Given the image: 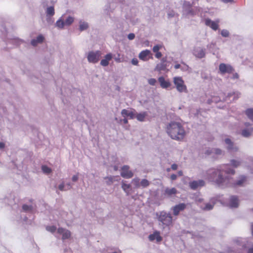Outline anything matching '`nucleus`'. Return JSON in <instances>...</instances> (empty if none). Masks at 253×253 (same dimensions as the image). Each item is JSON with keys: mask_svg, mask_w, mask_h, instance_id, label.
I'll return each instance as SVG.
<instances>
[{"mask_svg": "<svg viewBox=\"0 0 253 253\" xmlns=\"http://www.w3.org/2000/svg\"><path fill=\"white\" fill-rule=\"evenodd\" d=\"M44 37L42 35L38 36L36 39H33L31 41V44L33 46H36L38 43H42L44 40Z\"/></svg>", "mask_w": 253, "mask_h": 253, "instance_id": "412c9836", "label": "nucleus"}, {"mask_svg": "<svg viewBox=\"0 0 253 253\" xmlns=\"http://www.w3.org/2000/svg\"><path fill=\"white\" fill-rule=\"evenodd\" d=\"M251 230H253V224H252V225Z\"/></svg>", "mask_w": 253, "mask_h": 253, "instance_id": "0e129e2a", "label": "nucleus"}, {"mask_svg": "<svg viewBox=\"0 0 253 253\" xmlns=\"http://www.w3.org/2000/svg\"><path fill=\"white\" fill-rule=\"evenodd\" d=\"M253 131V128H251V129H244L242 131V135L244 137H249Z\"/></svg>", "mask_w": 253, "mask_h": 253, "instance_id": "b1692460", "label": "nucleus"}, {"mask_svg": "<svg viewBox=\"0 0 253 253\" xmlns=\"http://www.w3.org/2000/svg\"><path fill=\"white\" fill-rule=\"evenodd\" d=\"M214 153L216 155H221V154H222V151H221V150L219 149H215V150H214Z\"/></svg>", "mask_w": 253, "mask_h": 253, "instance_id": "c03bdc74", "label": "nucleus"}, {"mask_svg": "<svg viewBox=\"0 0 253 253\" xmlns=\"http://www.w3.org/2000/svg\"><path fill=\"white\" fill-rule=\"evenodd\" d=\"M156 82V80L153 78H151L148 80V83L151 85H155Z\"/></svg>", "mask_w": 253, "mask_h": 253, "instance_id": "a19ab883", "label": "nucleus"}, {"mask_svg": "<svg viewBox=\"0 0 253 253\" xmlns=\"http://www.w3.org/2000/svg\"><path fill=\"white\" fill-rule=\"evenodd\" d=\"M239 78V75L237 73L233 74L232 79L233 80L237 79Z\"/></svg>", "mask_w": 253, "mask_h": 253, "instance_id": "09e8293b", "label": "nucleus"}, {"mask_svg": "<svg viewBox=\"0 0 253 253\" xmlns=\"http://www.w3.org/2000/svg\"><path fill=\"white\" fill-rule=\"evenodd\" d=\"M132 183L135 185V186L137 188L140 187V182L139 179L138 178H135L132 179Z\"/></svg>", "mask_w": 253, "mask_h": 253, "instance_id": "f704fd0d", "label": "nucleus"}, {"mask_svg": "<svg viewBox=\"0 0 253 253\" xmlns=\"http://www.w3.org/2000/svg\"><path fill=\"white\" fill-rule=\"evenodd\" d=\"M225 142L227 145H228V149L232 150L233 149V143L229 138H226L225 140Z\"/></svg>", "mask_w": 253, "mask_h": 253, "instance_id": "c85d7f7f", "label": "nucleus"}, {"mask_svg": "<svg viewBox=\"0 0 253 253\" xmlns=\"http://www.w3.org/2000/svg\"><path fill=\"white\" fill-rule=\"evenodd\" d=\"M166 59L163 58L160 63L158 64L155 68V70L158 71H165L167 69Z\"/></svg>", "mask_w": 253, "mask_h": 253, "instance_id": "4468645a", "label": "nucleus"}, {"mask_svg": "<svg viewBox=\"0 0 253 253\" xmlns=\"http://www.w3.org/2000/svg\"><path fill=\"white\" fill-rule=\"evenodd\" d=\"M177 178V175L175 174H172L170 175V179L172 180H174Z\"/></svg>", "mask_w": 253, "mask_h": 253, "instance_id": "3c124183", "label": "nucleus"}, {"mask_svg": "<svg viewBox=\"0 0 253 253\" xmlns=\"http://www.w3.org/2000/svg\"><path fill=\"white\" fill-rule=\"evenodd\" d=\"M112 58V54L111 53H108L105 55L104 59L101 60L100 64L103 66H107L108 65L109 61Z\"/></svg>", "mask_w": 253, "mask_h": 253, "instance_id": "dca6fc26", "label": "nucleus"}, {"mask_svg": "<svg viewBox=\"0 0 253 253\" xmlns=\"http://www.w3.org/2000/svg\"><path fill=\"white\" fill-rule=\"evenodd\" d=\"M248 253H253V246L248 250Z\"/></svg>", "mask_w": 253, "mask_h": 253, "instance_id": "5fc2aeb1", "label": "nucleus"}, {"mask_svg": "<svg viewBox=\"0 0 253 253\" xmlns=\"http://www.w3.org/2000/svg\"><path fill=\"white\" fill-rule=\"evenodd\" d=\"M227 167V165L223 166L224 168H222V169H209L207 172L206 178L210 181L214 182L219 186L223 185L224 183L227 184V183L226 181L227 180V178L226 177L224 178L222 176L223 171L226 174L233 175L235 173L234 170L228 169L226 168Z\"/></svg>", "mask_w": 253, "mask_h": 253, "instance_id": "f257e3e1", "label": "nucleus"}, {"mask_svg": "<svg viewBox=\"0 0 253 253\" xmlns=\"http://www.w3.org/2000/svg\"><path fill=\"white\" fill-rule=\"evenodd\" d=\"M162 47V46L160 44H157L153 47V51L154 52H157L159 51V50Z\"/></svg>", "mask_w": 253, "mask_h": 253, "instance_id": "e433bc0d", "label": "nucleus"}, {"mask_svg": "<svg viewBox=\"0 0 253 253\" xmlns=\"http://www.w3.org/2000/svg\"><path fill=\"white\" fill-rule=\"evenodd\" d=\"M239 201L237 197L232 196L230 200V206L232 208H237L238 206Z\"/></svg>", "mask_w": 253, "mask_h": 253, "instance_id": "aec40b11", "label": "nucleus"}, {"mask_svg": "<svg viewBox=\"0 0 253 253\" xmlns=\"http://www.w3.org/2000/svg\"><path fill=\"white\" fill-rule=\"evenodd\" d=\"M121 121L125 124H126L128 123L127 119L126 118H124V119L121 120Z\"/></svg>", "mask_w": 253, "mask_h": 253, "instance_id": "603ef678", "label": "nucleus"}, {"mask_svg": "<svg viewBox=\"0 0 253 253\" xmlns=\"http://www.w3.org/2000/svg\"><path fill=\"white\" fill-rule=\"evenodd\" d=\"M147 115L148 114L146 112H141L139 113H135L134 118H136L139 121L143 122L145 121Z\"/></svg>", "mask_w": 253, "mask_h": 253, "instance_id": "a211bd4d", "label": "nucleus"}, {"mask_svg": "<svg viewBox=\"0 0 253 253\" xmlns=\"http://www.w3.org/2000/svg\"><path fill=\"white\" fill-rule=\"evenodd\" d=\"M113 178L114 177H110L108 178V179L111 182H113Z\"/></svg>", "mask_w": 253, "mask_h": 253, "instance_id": "bf43d9fd", "label": "nucleus"}, {"mask_svg": "<svg viewBox=\"0 0 253 253\" xmlns=\"http://www.w3.org/2000/svg\"><path fill=\"white\" fill-rule=\"evenodd\" d=\"M247 178L245 176H241L240 179L235 184L236 185L241 186L246 181Z\"/></svg>", "mask_w": 253, "mask_h": 253, "instance_id": "5701e85b", "label": "nucleus"}, {"mask_svg": "<svg viewBox=\"0 0 253 253\" xmlns=\"http://www.w3.org/2000/svg\"><path fill=\"white\" fill-rule=\"evenodd\" d=\"M177 192V190L175 188H167L165 190L164 194L168 197L175 195Z\"/></svg>", "mask_w": 253, "mask_h": 253, "instance_id": "6ab92c4d", "label": "nucleus"}, {"mask_svg": "<svg viewBox=\"0 0 253 253\" xmlns=\"http://www.w3.org/2000/svg\"><path fill=\"white\" fill-rule=\"evenodd\" d=\"M57 232L60 234H62L63 240L69 239L71 236V232L69 230L63 228H59L57 230Z\"/></svg>", "mask_w": 253, "mask_h": 253, "instance_id": "ddd939ff", "label": "nucleus"}, {"mask_svg": "<svg viewBox=\"0 0 253 253\" xmlns=\"http://www.w3.org/2000/svg\"><path fill=\"white\" fill-rule=\"evenodd\" d=\"M122 187L123 189L127 193V195H128V189L130 188V185L129 184H126L124 182H123Z\"/></svg>", "mask_w": 253, "mask_h": 253, "instance_id": "cd10ccee", "label": "nucleus"}, {"mask_svg": "<svg viewBox=\"0 0 253 253\" xmlns=\"http://www.w3.org/2000/svg\"><path fill=\"white\" fill-rule=\"evenodd\" d=\"M87 59L90 62H95V53L93 52H90L87 56Z\"/></svg>", "mask_w": 253, "mask_h": 253, "instance_id": "a878e982", "label": "nucleus"}, {"mask_svg": "<svg viewBox=\"0 0 253 253\" xmlns=\"http://www.w3.org/2000/svg\"><path fill=\"white\" fill-rule=\"evenodd\" d=\"M221 35L224 37H228L229 35V32L226 30H223L221 32Z\"/></svg>", "mask_w": 253, "mask_h": 253, "instance_id": "58836bf2", "label": "nucleus"}, {"mask_svg": "<svg viewBox=\"0 0 253 253\" xmlns=\"http://www.w3.org/2000/svg\"><path fill=\"white\" fill-rule=\"evenodd\" d=\"M5 147V144L3 142H0V148L3 149Z\"/></svg>", "mask_w": 253, "mask_h": 253, "instance_id": "864d4df0", "label": "nucleus"}, {"mask_svg": "<svg viewBox=\"0 0 253 253\" xmlns=\"http://www.w3.org/2000/svg\"><path fill=\"white\" fill-rule=\"evenodd\" d=\"M222 1L225 3H228L233 2V0H222Z\"/></svg>", "mask_w": 253, "mask_h": 253, "instance_id": "4d7b16f0", "label": "nucleus"}, {"mask_svg": "<svg viewBox=\"0 0 253 253\" xmlns=\"http://www.w3.org/2000/svg\"><path fill=\"white\" fill-rule=\"evenodd\" d=\"M246 114L252 121H253V109H248L246 111Z\"/></svg>", "mask_w": 253, "mask_h": 253, "instance_id": "c756f323", "label": "nucleus"}, {"mask_svg": "<svg viewBox=\"0 0 253 253\" xmlns=\"http://www.w3.org/2000/svg\"><path fill=\"white\" fill-rule=\"evenodd\" d=\"M59 189L61 191H63L64 190V183H61V184H60L59 185Z\"/></svg>", "mask_w": 253, "mask_h": 253, "instance_id": "8fccbe9b", "label": "nucleus"}, {"mask_svg": "<svg viewBox=\"0 0 253 253\" xmlns=\"http://www.w3.org/2000/svg\"><path fill=\"white\" fill-rule=\"evenodd\" d=\"M46 13L47 15L53 16L55 13L54 7L50 6L47 7L46 11Z\"/></svg>", "mask_w": 253, "mask_h": 253, "instance_id": "bb28decb", "label": "nucleus"}, {"mask_svg": "<svg viewBox=\"0 0 253 253\" xmlns=\"http://www.w3.org/2000/svg\"><path fill=\"white\" fill-rule=\"evenodd\" d=\"M138 57L140 59L144 61H147L150 59H153V56L151 51L148 49H146L140 52L139 54Z\"/></svg>", "mask_w": 253, "mask_h": 253, "instance_id": "0eeeda50", "label": "nucleus"}, {"mask_svg": "<svg viewBox=\"0 0 253 253\" xmlns=\"http://www.w3.org/2000/svg\"><path fill=\"white\" fill-rule=\"evenodd\" d=\"M121 114L124 117H129L130 119H133L135 118V113L132 111H129L124 109L122 110Z\"/></svg>", "mask_w": 253, "mask_h": 253, "instance_id": "f3484780", "label": "nucleus"}, {"mask_svg": "<svg viewBox=\"0 0 253 253\" xmlns=\"http://www.w3.org/2000/svg\"><path fill=\"white\" fill-rule=\"evenodd\" d=\"M186 207V205L184 203H180L174 206L172 208L173 214L174 215H178L180 211H183Z\"/></svg>", "mask_w": 253, "mask_h": 253, "instance_id": "9d476101", "label": "nucleus"}, {"mask_svg": "<svg viewBox=\"0 0 253 253\" xmlns=\"http://www.w3.org/2000/svg\"><path fill=\"white\" fill-rule=\"evenodd\" d=\"M211 152L209 151L208 150V151H207V152H206V154H207V155H210V154H211Z\"/></svg>", "mask_w": 253, "mask_h": 253, "instance_id": "052dcab7", "label": "nucleus"}, {"mask_svg": "<svg viewBox=\"0 0 253 253\" xmlns=\"http://www.w3.org/2000/svg\"><path fill=\"white\" fill-rule=\"evenodd\" d=\"M121 176L126 178H130L133 175V172L129 170V167L128 166H124L121 169Z\"/></svg>", "mask_w": 253, "mask_h": 253, "instance_id": "423d86ee", "label": "nucleus"}, {"mask_svg": "<svg viewBox=\"0 0 253 253\" xmlns=\"http://www.w3.org/2000/svg\"><path fill=\"white\" fill-rule=\"evenodd\" d=\"M167 171H168V172L170 171V168H168L167 169Z\"/></svg>", "mask_w": 253, "mask_h": 253, "instance_id": "e2e57ef3", "label": "nucleus"}, {"mask_svg": "<svg viewBox=\"0 0 253 253\" xmlns=\"http://www.w3.org/2000/svg\"><path fill=\"white\" fill-rule=\"evenodd\" d=\"M252 235H253V230H252Z\"/></svg>", "mask_w": 253, "mask_h": 253, "instance_id": "338daca9", "label": "nucleus"}, {"mask_svg": "<svg viewBox=\"0 0 253 253\" xmlns=\"http://www.w3.org/2000/svg\"><path fill=\"white\" fill-rule=\"evenodd\" d=\"M180 65L179 64H176L175 65H174V68L175 69H179L180 68Z\"/></svg>", "mask_w": 253, "mask_h": 253, "instance_id": "6e6d98bb", "label": "nucleus"}, {"mask_svg": "<svg viewBox=\"0 0 253 253\" xmlns=\"http://www.w3.org/2000/svg\"><path fill=\"white\" fill-rule=\"evenodd\" d=\"M22 209L24 211H30L32 210V206H29L27 205H24L22 206Z\"/></svg>", "mask_w": 253, "mask_h": 253, "instance_id": "ea45409f", "label": "nucleus"}, {"mask_svg": "<svg viewBox=\"0 0 253 253\" xmlns=\"http://www.w3.org/2000/svg\"><path fill=\"white\" fill-rule=\"evenodd\" d=\"M219 71L220 74L224 75L226 73H233L234 71V69L230 64L221 63L219 65Z\"/></svg>", "mask_w": 253, "mask_h": 253, "instance_id": "39448f33", "label": "nucleus"}, {"mask_svg": "<svg viewBox=\"0 0 253 253\" xmlns=\"http://www.w3.org/2000/svg\"><path fill=\"white\" fill-rule=\"evenodd\" d=\"M177 165L175 164H173L171 165V169L173 170H176L177 169Z\"/></svg>", "mask_w": 253, "mask_h": 253, "instance_id": "49530a36", "label": "nucleus"}, {"mask_svg": "<svg viewBox=\"0 0 253 253\" xmlns=\"http://www.w3.org/2000/svg\"><path fill=\"white\" fill-rule=\"evenodd\" d=\"M231 163L232 166H233L235 168H237V167L240 166V165L241 164V163L239 161H236L235 160H232L231 161Z\"/></svg>", "mask_w": 253, "mask_h": 253, "instance_id": "4c0bfd02", "label": "nucleus"}, {"mask_svg": "<svg viewBox=\"0 0 253 253\" xmlns=\"http://www.w3.org/2000/svg\"><path fill=\"white\" fill-rule=\"evenodd\" d=\"M148 238L150 241H153L155 239L157 242H160L162 241V237L160 236V233L158 231H155L153 234H150Z\"/></svg>", "mask_w": 253, "mask_h": 253, "instance_id": "9b49d317", "label": "nucleus"}, {"mask_svg": "<svg viewBox=\"0 0 253 253\" xmlns=\"http://www.w3.org/2000/svg\"><path fill=\"white\" fill-rule=\"evenodd\" d=\"M194 54L199 58H202L205 56V51L201 47H198L194 50Z\"/></svg>", "mask_w": 253, "mask_h": 253, "instance_id": "2eb2a0df", "label": "nucleus"}, {"mask_svg": "<svg viewBox=\"0 0 253 253\" xmlns=\"http://www.w3.org/2000/svg\"><path fill=\"white\" fill-rule=\"evenodd\" d=\"M88 27V24L85 22H80V30L81 31L87 29Z\"/></svg>", "mask_w": 253, "mask_h": 253, "instance_id": "393cba45", "label": "nucleus"}, {"mask_svg": "<svg viewBox=\"0 0 253 253\" xmlns=\"http://www.w3.org/2000/svg\"><path fill=\"white\" fill-rule=\"evenodd\" d=\"M127 38L129 40H132L134 39L135 35L133 33H130L128 35Z\"/></svg>", "mask_w": 253, "mask_h": 253, "instance_id": "79ce46f5", "label": "nucleus"}, {"mask_svg": "<svg viewBox=\"0 0 253 253\" xmlns=\"http://www.w3.org/2000/svg\"><path fill=\"white\" fill-rule=\"evenodd\" d=\"M167 132L174 140L181 141L186 135V132L181 123L171 122L167 126Z\"/></svg>", "mask_w": 253, "mask_h": 253, "instance_id": "f03ea898", "label": "nucleus"}, {"mask_svg": "<svg viewBox=\"0 0 253 253\" xmlns=\"http://www.w3.org/2000/svg\"><path fill=\"white\" fill-rule=\"evenodd\" d=\"M155 57L158 59H160L162 56V53L160 51L155 52Z\"/></svg>", "mask_w": 253, "mask_h": 253, "instance_id": "a18cd8bd", "label": "nucleus"}, {"mask_svg": "<svg viewBox=\"0 0 253 253\" xmlns=\"http://www.w3.org/2000/svg\"><path fill=\"white\" fill-rule=\"evenodd\" d=\"M74 19L71 16H69L64 21L65 25L69 26L73 23Z\"/></svg>", "mask_w": 253, "mask_h": 253, "instance_id": "7c9ffc66", "label": "nucleus"}, {"mask_svg": "<svg viewBox=\"0 0 253 253\" xmlns=\"http://www.w3.org/2000/svg\"><path fill=\"white\" fill-rule=\"evenodd\" d=\"M131 63L134 65H137L138 61L136 58H133L131 60Z\"/></svg>", "mask_w": 253, "mask_h": 253, "instance_id": "37998d69", "label": "nucleus"}, {"mask_svg": "<svg viewBox=\"0 0 253 253\" xmlns=\"http://www.w3.org/2000/svg\"><path fill=\"white\" fill-rule=\"evenodd\" d=\"M56 25L59 28L62 29L64 27L65 24L64 21L63 20L59 19L56 22Z\"/></svg>", "mask_w": 253, "mask_h": 253, "instance_id": "2f4dec72", "label": "nucleus"}, {"mask_svg": "<svg viewBox=\"0 0 253 253\" xmlns=\"http://www.w3.org/2000/svg\"><path fill=\"white\" fill-rule=\"evenodd\" d=\"M46 229L49 232H50L51 233H54L56 230V226H53H53H47L46 227Z\"/></svg>", "mask_w": 253, "mask_h": 253, "instance_id": "c9c22d12", "label": "nucleus"}, {"mask_svg": "<svg viewBox=\"0 0 253 253\" xmlns=\"http://www.w3.org/2000/svg\"><path fill=\"white\" fill-rule=\"evenodd\" d=\"M178 175L179 176H182V175H183V172H182V171H181V170H179V171H178Z\"/></svg>", "mask_w": 253, "mask_h": 253, "instance_id": "13d9d810", "label": "nucleus"}, {"mask_svg": "<svg viewBox=\"0 0 253 253\" xmlns=\"http://www.w3.org/2000/svg\"><path fill=\"white\" fill-rule=\"evenodd\" d=\"M205 24L206 26L210 27L212 30L216 31L218 28L219 20L215 21H211L210 19L207 18L205 20Z\"/></svg>", "mask_w": 253, "mask_h": 253, "instance_id": "1a4fd4ad", "label": "nucleus"}, {"mask_svg": "<svg viewBox=\"0 0 253 253\" xmlns=\"http://www.w3.org/2000/svg\"><path fill=\"white\" fill-rule=\"evenodd\" d=\"M214 202L211 201L210 203H207L204 208H203L204 210L209 211L212 209L214 205Z\"/></svg>", "mask_w": 253, "mask_h": 253, "instance_id": "4be33fe9", "label": "nucleus"}, {"mask_svg": "<svg viewBox=\"0 0 253 253\" xmlns=\"http://www.w3.org/2000/svg\"><path fill=\"white\" fill-rule=\"evenodd\" d=\"M149 185V182L146 179H143L140 182V185L143 187H146Z\"/></svg>", "mask_w": 253, "mask_h": 253, "instance_id": "72a5a7b5", "label": "nucleus"}, {"mask_svg": "<svg viewBox=\"0 0 253 253\" xmlns=\"http://www.w3.org/2000/svg\"><path fill=\"white\" fill-rule=\"evenodd\" d=\"M158 81L160 86L163 88H167L170 86L171 83L169 80H166L164 77H160L158 78Z\"/></svg>", "mask_w": 253, "mask_h": 253, "instance_id": "f8f14e48", "label": "nucleus"}, {"mask_svg": "<svg viewBox=\"0 0 253 253\" xmlns=\"http://www.w3.org/2000/svg\"><path fill=\"white\" fill-rule=\"evenodd\" d=\"M78 179V174H77V175H73V176L72 177V181H77Z\"/></svg>", "mask_w": 253, "mask_h": 253, "instance_id": "de8ad7c7", "label": "nucleus"}, {"mask_svg": "<svg viewBox=\"0 0 253 253\" xmlns=\"http://www.w3.org/2000/svg\"><path fill=\"white\" fill-rule=\"evenodd\" d=\"M205 181L203 180H194L189 182V185L192 190H196L198 188L202 187L205 185Z\"/></svg>", "mask_w": 253, "mask_h": 253, "instance_id": "6e6552de", "label": "nucleus"}, {"mask_svg": "<svg viewBox=\"0 0 253 253\" xmlns=\"http://www.w3.org/2000/svg\"><path fill=\"white\" fill-rule=\"evenodd\" d=\"M113 253H117V252H113Z\"/></svg>", "mask_w": 253, "mask_h": 253, "instance_id": "774afa93", "label": "nucleus"}, {"mask_svg": "<svg viewBox=\"0 0 253 253\" xmlns=\"http://www.w3.org/2000/svg\"><path fill=\"white\" fill-rule=\"evenodd\" d=\"M114 169L115 170H118V167L117 166H115L114 168Z\"/></svg>", "mask_w": 253, "mask_h": 253, "instance_id": "680f3d73", "label": "nucleus"}, {"mask_svg": "<svg viewBox=\"0 0 253 253\" xmlns=\"http://www.w3.org/2000/svg\"><path fill=\"white\" fill-rule=\"evenodd\" d=\"M158 219L165 226H169L172 223V217L171 214L164 211L157 213Z\"/></svg>", "mask_w": 253, "mask_h": 253, "instance_id": "7ed1b4c3", "label": "nucleus"}, {"mask_svg": "<svg viewBox=\"0 0 253 253\" xmlns=\"http://www.w3.org/2000/svg\"><path fill=\"white\" fill-rule=\"evenodd\" d=\"M42 169L44 173L46 174L50 173L51 172V169L46 166H42Z\"/></svg>", "mask_w": 253, "mask_h": 253, "instance_id": "473e14b6", "label": "nucleus"}, {"mask_svg": "<svg viewBox=\"0 0 253 253\" xmlns=\"http://www.w3.org/2000/svg\"><path fill=\"white\" fill-rule=\"evenodd\" d=\"M173 82L178 92L185 93L188 92L187 86L182 77H175L173 78Z\"/></svg>", "mask_w": 253, "mask_h": 253, "instance_id": "20e7f679", "label": "nucleus"}, {"mask_svg": "<svg viewBox=\"0 0 253 253\" xmlns=\"http://www.w3.org/2000/svg\"><path fill=\"white\" fill-rule=\"evenodd\" d=\"M249 125H250V124H249V123H246V124H245V125H246V126H249Z\"/></svg>", "mask_w": 253, "mask_h": 253, "instance_id": "69168bd1", "label": "nucleus"}]
</instances>
